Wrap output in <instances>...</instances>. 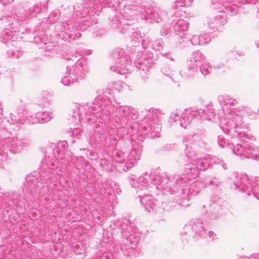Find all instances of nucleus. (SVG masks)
Returning <instances> with one entry per match:
<instances>
[{
	"mask_svg": "<svg viewBox=\"0 0 259 259\" xmlns=\"http://www.w3.org/2000/svg\"><path fill=\"white\" fill-rule=\"evenodd\" d=\"M110 93L104 92L97 96L93 102L88 103L84 106H77L76 111L88 109L94 111V115L85 114V119L88 121L96 120L98 118L103 120H110L117 125L112 126L104 124L100 121L95 124V133L100 135V141L106 146L114 145L120 139L119 135L121 127H123L128 123V106H116L114 100H111Z\"/></svg>",
	"mask_w": 259,
	"mask_h": 259,
	"instance_id": "f257e3e1",
	"label": "nucleus"
},
{
	"mask_svg": "<svg viewBox=\"0 0 259 259\" xmlns=\"http://www.w3.org/2000/svg\"><path fill=\"white\" fill-rule=\"evenodd\" d=\"M221 121L222 131L228 136L237 137L240 143L233 146L226 142L223 136H219L218 142L220 146L232 149L233 153L242 159H259V147L248 142V140L254 141L255 139L248 133V125L245 123L242 116L231 111Z\"/></svg>",
	"mask_w": 259,
	"mask_h": 259,
	"instance_id": "f03ea898",
	"label": "nucleus"
},
{
	"mask_svg": "<svg viewBox=\"0 0 259 259\" xmlns=\"http://www.w3.org/2000/svg\"><path fill=\"white\" fill-rule=\"evenodd\" d=\"M105 0H86L82 4L81 9L76 11L75 16L78 17V20L73 24L71 22H62L56 26V30L59 32L58 35L64 39H75L80 37V33L79 30H84L90 26L97 23V20L92 19L91 16L93 14L99 15L101 11L106 12L108 15L109 19V13L107 12L106 9L110 8L115 9L117 11V15H114V20L119 17L120 12H118L117 7L121 4L119 0H111L110 4L112 5V8L109 6L108 7L101 6V5Z\"/></svg>",
	"mask_w": 259,
	"mask_h": 259,
	"instance_id": "7ed1b4c3",
	"label": "nucleus"
},
{
	"mask_svg": "<svg viewBox=\"0 0 259 259\" xmlns=\"http://www.w3.org/2000/svg\"><path fill=\"white\" fill-rule=\"evenodd\" d=\"M67 147L66 142H60L57 147L53 149V154L48 156L47 153L51 151L52 149L50 147H47L45 157L40 163L39 172L41 180L45 181L47 184L46 187L44 186V192L48 190V184L57 179L54 178L52 175L63 176L66 164L71 161V157L66 154Z\"/></svg>",
	"mask_w": 259,
	"mask_h": 259,
	"instance_id": "20e7f679",
	"label": "nucleus"
},
{
	"mask_svg": "<svg viewBox=\"0 0 259 259\" xmlns=\"http://www.w3.org/2000/svg\"><path fill=\"white\" fill-rule=\"evenodd\" d=\"M186 156L188 159H191L192 166L189 164L188 167L185 168L186 173L176 178L177 184L180 185L183 184L181 182L183 181L186 183L187 181L194 179L199 170H205L213 164L220 165L224 170L227 169V164L223 160L215 156L206 155L199 159L195 155L193 156L191 153H186Z\"/></svg>",
	"mask_w": 259,
	"mask_h": 259,
	"instance_id": "39448f33",
	"label": "nucleus"
},
{
	"mask_svg": "<svg viewBox=\"0 0 259 259\" xmlns=\"http://www.w3.org/2000/svg\"><path fill=\"white\" fill-rule=\"evenodd\" d=\"M115 225L121 230V234L123 237L122 243L120 246L121 250L134 254L136 252L135 246L139 240L137 228L131 221L126 219L118 220Z\"/></svg>",
	"mask_w": 259,
	"mask_h": 259,
	"instance_id": "423d86ee",
	"label": "nucleus"
},
{
	"mask_svg": "<svg viewBox=\"0 0 259 259\" xmlns=\"http://www.w3.org/2000/svg\"><path fill=\"white\" fill-rule=\"evenodd\" d=\"M106 11L109 13V20L111 21V26L113 28H117L120 33H128L131 38L133 45L136 46L140 44L141 38L145 37V34H141L137 28L130 23V20L120 18V16L114 20V15H117L115 9L108 8Z\"/></svg>",
	"mask_w": 259,
	"mask_h": 259,
	"instance_id": "0eeeda50",
	"label": "nucleus"
},
{
	"mask_svg": "<svg viewBox=\"0 0 259 259\" xmlns=\"http://www.w3.org/2000/svg\"><path fill=\"white\" fill-rule=\"evenodd\" d=\"M193 179L187 181L186 183H184V181H183L181 182L183 183L182 185L177 184V181H176L177 185L182 187L181 190L176 194V203L178 204L183 207L189 206V200L192 196L197 195L201 189L206 186V184L200 182H194L191 183L190 182Z\"/></svg>",
	"mask_w": 259,
	"mask_h": 259,
	"instance_id": "6e6552de",
	"label": "nucleus"
},
{
	"mask_svg": "<svg viewBox=\"0 0 259 259\" xmlns=\"http://www.w3.org/2000/svg\"><path fill=\"white\" fill-rule=\"evenodd\" d=\"M130 144L132 145V149L126 159L125 155L122 150L115 149L112 152L113 160L119 163L125 162L127 168H132L137 164L140 158L142 150V145L139 142L133 141Z\"/></svg>",
	"mask_w": 259,
	"mask_h": 259,
	"instance_id": "1a4fd4ad",
	"label": "nucleus"
},
{
	"mask_svg": "<svg viewBox=\"0 0 259 259\" xmlns=\"http://www.w3.org/2000/svg\"><path fill=\"white\" fill-rule=\"evenodd\" d=\"M87 103H84L82 105H74L69 111V118H68V120L70 122H72L73 123H74V124L73 127H70L68 129V133L71 134V136L72 137H74L77 139L80 138V137L81 136V130L79 127V123H80L81 120H83V117L84 120H85L88 122L94 123L95 121H88L87 119H85V114L87 113L89 114L90 116H91V115H94V111L92 110V108L90 111L88 109L84 110H79L78 111H76V108L77 107V106H84Z\"/></svg>",
	"mask_w": 259,
	"mask_h": 259,
	"instance_id": "9d476101",
	"label": "nucleus"
},
{
	"mask_svg": "<svg viewBox=\"0 0 259 259\" xmlns=\"http://www.w3.org/2000/svg\"><path fill=\"white\" fill-rule=\"evenodd\" d=\"M162 115L159 110L150 109L148 113L139 125L138 129L143 135L150 132L158 133L161 130L160 121Z\"/></svg>",
	"mask_w": 259,
	"mask_h": 259,
	"instance_id": "9b49d317",
	"label": "nucleus"
},
{
	"mask_svg": "<svg viewBox=\"0 0 259 259\" xmlns=\"http://www.w3.org/2000/svg\"><path fill=\"white\" fill-rule=\"evenodd\" d=\"M112 63L110 69L117 73L124 74L131 69L132 62L130 57L124 54L123 49L117 48L112 53Z\"/></svg>",
	"mask_w": 259,
	"mask_h": 259,
	"instance_id": "f8f14e48",
	"label": "nucleus"
},
{
	"mask_svg": "<svg viewBox=\"0 0 259 259\" xmlns=\"http://www.w3.org/2000/svg\"><path fill=\"white\" fill-rule=\"evenodd\" d=\"M234 186L239 190L246 193L247 195L253 196L259 200V177L253 180H248L244 174H238L235 177Z\"/></svg>",
	"mask_w": 259,
	"mask_h": 259,
	"instance_id": "ddd939ff",
	"label": "nucleus"
},
{
	"mask_svg": "<svg viewBox=\"0 0 259 259\" xmlns=\"http://www.w3.org/2000/svg\"><path fill=\"white\" fill-rule=\"evenodd\" d=\"M79 55L78 53L72 56V59L70 57H66L67 61L73 60L76 61L74 65L72 66H67L66 74L75 76L77 79L84 78L87 72V61L84 58H79Z\"/></svg>",
	"mask_w": 259,
	"mask_h": 259,
	"instance_id": "4468645a",
	"label": "nucleus"
},
{
	"mask_svg": "<svg viewBox=\"0 0 259 259\" xmlns=\"http://www.w3.org/2000/svg\"><path fill=\"white\" fill-rule=\"evenodd\" d=\"M180 175L175 176L172 178V179L169 180V177L165 172L162 174H155L151 176V182L154 185L157 186V188L166 189L168 188V186H170L171 184L175 183L174 180H176V178L180 177Z\"/></svg>",
	"mask_w": 259,
	"mask_h": 259,
	"instance_id": "2eb2a0df",
	"label": "nucleus"
},
{
	"mask_svg": "<svg viewBox=\"0 0 259 259\" xmlns=\"http://www.w3.org/2000/svg\"><path fill=\"white\" fill-rule=\"evenodd\" d=\"M188 23L183 19H175L172 20L170 28L174 30L176 35L180 39H187L189 37L187 36L186 31L188 28Z\"/></svg>",
	"mask_w": 259,
	"mask_h": 259,
	"instance_id": "dca6fc26",
	"label": "nucleus"
},
{
	"mask_svg": "<svg viewBox=\"0 0 259 259\" xmlns=\"http://www.w3.org/2000/svg\"><path fill=\"white\" fill-rule=\"evenodd\" d=\"M164 13L158 8L148 9L141 12V18L147 23H158L162 19Z\"/></svg>",
	"mask_w": 259,
	"mask_h": 259,
	"instance_id": "f3484780",
	"label": "nucleus"
},
{
	"mask_svg": "<svg viewBox=\"0 0 259 259\" xmlns=\"http://www.w3.org/2000/svg\"><path fill=\"white\" fill-rule=\"evenodd\" d=\"M26 17L24 16L13 15L4 16L0 18V23L4 24L12 25V28L14 31H19L17 28H20L21 25L26 22Z\"/></svg>",
	"mask_w": 259,
	"mask_h": 259,
	"instance_id": "a211bd4d",
	"label": "nucleus"
},
{
	"mask_svg": "<svg viewBox=\"0 0 259 259\" xmlns=\"http://www.w3.org/2000/svg\"><path fill=\"white\" fill-rule=\"evenodd\" d=\"M202 113H203L202 111L197 110L192 108L185 109L181 114L180 125L182 127L186 128L193 118L198 117V114Z\"/></svg>",
	"mask_w": 259,
	"mask_h": 259,
	"instance_id": "6ab92c4d",
	"label": "nucleus"
},
{
	"mask_svg": "<svg viewBox=\"0 0 259 259\" xmlns=\"http://www.w3.org/2000/svg\"><path fill=\"white\" fill-rule=\"evenodd\" d=\"M10 119L13 123L18 124H34L37 123V118L35 115L33 117L31 115H25L23 113H13L10 114Z\"/></svg>",
	"mask_w": 259,
	"mask_h": 259,
	"instance_id": "aec40b11",
	"label": "nucleus"
},
{
	"mask_svg": "<svg viewBox=\"0 0 259 259\" xmlns=\"http://www.w3.org/2000/svg\"><path fill=\"white\" fill-rule=\"evenodd\" d=\"M198 67L187 63L186 68L182 70L180 74L182 78L193 79L198 74Z\"/></svg>",
	"mask_w": 259,
	"mask_h": 259,
	"instance_id": "412c9836",
	"label": "nucleus"
},
{
	"mask_svg": "<svg viewBox=\"0 0 259 259\" xmlns=\"http://www.w3.org/2000/svg\"><path fill=\"white\" fill-rule=\"evenodd\" d=\"M140 198V202L143 204L145 209L148 212L153 209L156 206V203L151 195H139Z\"/></svg>",
	"mask_w": 259,
	"mask_h": 259,
	"instance_id": "4be33fe9",
	"label": "nucleus"
},
{
	"mask_svg": "<svg viewBox=\"0 0 259 259\" xmlns=\"http://www.w3.org/2000/svg\"><path fill=\"white\" fill-rule=\"evenodd\" d=\"M205 60L204 56L200 51H196L192 53L187 63L198 67Z\"/></svg>",
	"mask_w": 259,
	"mask_h": 259,
	"instance_id": "5701e85b",
	"label": "nucleus"
},
{
	"mask_svg": "<svg viewBox=\"0 0 259 259\" xmlns=\"http://www.w3.org/2000/svg\"><path fill=\"white\" fill-rule=\"evenodd\" d=\"M192 229L197 237H205L206 229L201 219H197L194 221L192 226Z\"/></svg>",
	"mask_w": 259,
	"mask_h": 259,
	"instance_id": "b1692460",
	"label": "nucleus"
},
{
	"mask_svg": "<svg viewBox=\"0 0 259 259\" xmlns=\"http://www.w3.org/2000/svg\"><path fill=\"white\" fill-rule=\"evenodd\" d=\"M227 22L226 16L224 13H221L209 20L208 25L210 27L218 29V26L224 25Z\"/></svg>",
	"mask_w": 259,
	"mask_h": 259,
	"instance_id": "393cba45",
	"label": "nucleus"
},
{
	"mask_svg": "<svg viewBox=\"0 0 259 259\" xmlns=\"http://www.w3.org/2000/svg\"><path fill=\"white\" fill-rule=\"evenodd\" d=\"M151 176L148 173H144L140 176L137 180V187L140 190L147 188L150 184Z\"/></svg>",
	"mask_w": 259,
	"mask_h": 259,
	"instance_id": "a878e982",
	"label": "nucleus"
},
{
	"mask_svg": "<svg viewBox=\"0 0 259 259\" xmlns=\"http://www.w3.org/2000/svg\"><path fill=\"white\" fill-rule=\"evenodd\" d=\"M36 116L38 123H46L54 118L53 113L48 111L38 112Z\"/></svg>",
	"mask_w": 259,
	"mask_h": 259,
	"instance_id": "bb28decb",
	"label": "nucleus"
},
{
	"mask_svg": "<svg viewBox=\"0 0 259 259\" xmlns=\"http://www.w3.org/2000/svg\"><path fill=\"white\" fill-rule=\"evenodd\" d=\"M48 0L47 1H44L42 2L36 3L33 7L31 9H30V11H31V14L32 16H35V14H38L44 10H46L48 7Z\"/></svg>",
	"mask_w": 259,
	"mask_h": 259,
	"instance_id": "cd10ccee",
	"label": "nucleus"
},
{
	"mask_svg": "<svg viewBox=\"0 0 259 259\" xmlns=\"http://www.w3.org/2000/svg\"><path fill=\"white\" fill-rule=\"evenodd\" d=\"M218 100L221 105L234 106L237 104V100L229 95H220L218 97Z\"/></svg>",
	"mask_w": 259,
	"mask_h": 259,
	"instance_id": "c85d7f7f",
	"label": "nucleus"
},
{
	"mask_svg": "<svg viewBox=\"0 0 259 259\" xmlns=\"http://www.w3.org/2000/svg\"><path fill=\"white\" fill-rule=\"evenodd\" d=\"M201 110L203 113L198 114V117H201L202 119L210 120L215 116L214 110L211 108L207 107L206 109H196Z\"/></svg>",
	"mask_w": 259,
	"mask_h": 259,
	"instance_id": "c756f323",
	"label": "nucleus"
},
{
	"mask_svg": "<svg viewBox=\"0 0 259 259\" xmlns=\"http://www.w3.org/2000/svg\"><path fill=\"white\" fill-rule=\"evenodd\" d=\"M162 73L166 76H169L171 77L172 80L174 82H178L180 80V76L179 74L177 73V76H175V75L174 74V71L169 68L168 67L165 66L163 67L161 69Z\"/></svg>",
	"mask_w": 259,
	"mask_h": 259,
	"instance_id": "7c9ffc66",
	"label": "nucleus"
},
{
	"mask_svg": "<svg viewBox=\"0 0 259 259\" xmlns=\"http://www.w3.org/2000/svg\"><path fill=\"white\" fill-rule=\"evenodd\" d=\"M238 11V7L234 5L231 4L227 6H225L221 12L224 13L226 16L228 15L232 16L236 15Z\"/></svg>",
	"mask_w": 259,
	"mask_h": 259,
	"instance_id": "2f4dec72",
	"label": "nucleus"
},
{
	"mask_svg": "<svg viewBox=\"0 0 259 259\" xmlns=\"http://www.w3.org/2000/svg\"><path fill=\"white\" fill-rule=\"evenodd\" d=\"M148 61L144 60L143 57L139 58L134 62L135 67L137 69H141L143 71H147L148 70Z\"/></svg>",
	"mask_w": 259,
	"mask_h": 259,
	"instance_id": "473e14b6",
	"label": "nucleus"
},
{
	"mask_svg": "<svg viewBox=\"0 0 259 259\" xmlns=\"http://www.w3.org/2000/svg\"><path fill=\"white\" fill-rule=\"evenodd\" d=\"M200 70L201 73L204 76L210 73L211 71V66L207 60L204 61L198 67V70Z\"/></svg>",
	"mask_w": 259,
	"mask_h": 259,
	"instance_id": "72a5a7b5",
	"label": "nucleus"
},
{
	"mask_svg": "<svg viewBox=\"0 0 259 259\" xmlns=\"http://www.w3.org/2000/svg\"><path fill=\"white\" fill-rule=\"evenodd\" d=\"M73 250L76 254H82L85 253L87 247L82 242L78 241L73 245Z\"/></svg>",
	"mask_w": 259,
	"mask_h": 259,
	"instance_id": "f704fd0d",
	"label": "nucleus"
},
{
	"mask_svg": "<svg viewBox=\"0 0 259 259\" xmlns=\"http://www.w3.org/2000/svg\"><path fill=\"white\" fill-rule=\"evenodd\" d=\"M0 37L2 41L6 43L7 41L13 39L12 31L9 29H6L1 33Z\"/></svg>",
	"mask_w": 259,
	"mask_h": 259,
	"instance_id": "c9c22d12",
	"label": "nucleus"
},
{
	"mask_svg": "<svg viewBox=\"0 0 259 259\" xmlns=\"http://www.w3.org/2000/svg\"><path fill=\"white\" fill-rule=\"evenodd\" d=\"M67 74V75H65L62 78V82L64 85H69L74 82L79 81V80L75 77V76L70 74Z\"/></svg>",
	"mask_w": 259,
	"mask_h": 259,
	"instance_id": "e433bc0d",
	"label": "nucleus"
},
{
	"mask_svg": "<svg viewBox=\"0 0 259 259\" xmlns=\"http://www.w3.org/2000/svg\"><path fill=\"white\" fill-rule=\"evenodd\" d=\"M193 2V0H177L174 7L176 9H178L179 7H189Z\"/></svg>",
	"mask_w": 259,
	"mask_h": 259,
	"instance_id": "4c0bfd02",
	"label": "nucleus"
},
{
	"mask_svg": "<svg viewBox=\"0 0 259 259\" xmlns=\"http://www.w3.org/2000/svg\"><path fill=\"white\" fill-rule=\"evenodd\" d=\"M181 113V111L178 110H176L175 111L172 112L169 117V122L173 123L176 122L178 120H180Z\"/></svg>",
	"mask_w": 259,
	"mask_h": 259,
	"instance_id": "58836bf2",
	"label": "nucleus"
},
{
	"mask_svg": "<svg viewBox=\"0 0 259 259\" xmlns=\"http://www.w3.org/2000/svg\"><path fill=\"white\" fill-rule=\"evenodd\" d=\"M209 183L211 186L217 188L223 184V182L219 178L213 177L209 180Z\"/></svg>",
	"mask_w": 259,
	"mask_h": 259,
	"instance_id": "ea45409f",
	"label": "nucleus"
},
{
	"mask_svg": "<svg viewBox=\"0 0 259 259\" xmlns=\"http://www.w3.org/2000/svg\"><path fill=\"white\" fill-rule=\"evenodd\" d=\"M59 14V10L52 11L48 17V21L50 23H54L56 22L58 20Z\"/></svg>",
	"mask_w": 259,
	"mask_h": 259,
	"instance_id": "a19ab883",
	"label": "nucleus"
},
{
	"mask_svg": "<svg viewBox=\"0 0 259 259\" xmlns=\"http://www.w3.org/2000/svg\"><path fill=\"white\" fill-rule=\"evenodd\" d=\"M152 47L153 49L160 51L163 48V42L161 39H156L153 42Z\"/></svg>",
	"mask_w": 259,
	"mask_h": 259,
	"instance_id": "79ce46f5",
	"label": "nucleus"
},
{
	"mask_svg": "<svg viewBox=\"0 0 259 259\" xmlns=\"http://www.w3.org/2000/svg\"><path fill=\"white\" fill-rule=\"evenodd\" d=\"M218 217V212L217 211H213L210 212L208 215L205 217V221L206 223H209L210 221H212L213 220H215L217 219Z\"/></svg>",
	"mask_w": 259,
	"mask_h": 259,
	"instance_id": "37998d69",
	"label": "nucleus"
},
{
	"mask_svg": "<svg viewBox=\"0 0 259 259\" xmlns=\"http://www.w3.org/2000/svg\"><path fill=\"white\" fill-rule=\"evenodd\" d=\"M129 110L128 111V122L132 119H135L138 117L137 111L133 108L129 107Z\"/></svg>",
	"mask_w": 259,
	"mask_h": 259,
	"instance_id": "c03bdc74",
	"label": "nucleus"
},
{
	"mask_svg": "<svg viewBox=\"0 0 259 259\" xmlns=\"http://www.w3.org/2000/svg\"><path fill=\"white\" fill-rule=\"evenodd\" d=\"M193 136L190 135L184 138L183 142L186 146L185 151L189 150V145H191L193 139ZM188 153L186 152V154Z\"/></svg>",
	"mask_w": 259,
	"mask_h": 259,
	"instance_id": "a18cd8bd",
	"label": "nucleus"
},
{
	"mask_svg": "<svg viewBox=\"0 0 259 259\" xmlns=\"http://www.w3.org/2000/svg\"><path fill=\"white\" fill-rule=\"evenodd\" d=\"M200 38H201V42L202 45H206L209 43L210 40L211 38L210 36L208 33H203L201 34L200 35Z\"/></svg>",
	"mask_w": 259,
	"mask_h": 259,
	"instance_id": "49530a36",
	"label": "nucleus"
},
{
	"mask_svg": "<svg viewBox=\"0 0 259 259\" xmlns=\"http://www.w3.org/2000/svg\"><path fill=\"white\" fill-rule=\"evenodd\" d=\"M22 55L21 52L16 50H12L8 51V55L12 58H19Z\"/></svg>",
	"mask_w": 259,
	"mask_h": 259,
	"instance_id": "de8ad7c7",
	"label": "nucleus"
},
{
	"mask_svg": "<svg viewBox=\"0 0 259 259\" xmlns=\"http://www.w3.org/2000/svg\"><path fill=\"white\" fill-rule=\"evenodd\" d=\"M191 42L193 45H202L201 42L200 35H194L190 39Z\"/></svg>",
	"mask_w": 259,
	"mask_h": 259,
	"instance_id": "09e8293b",
	"label": "nucleus"
},
{
	"mask_svg": "<svg viewBox=\"0 0 259 259\" xmlns=\"http://www.w3.org/2000/svg\"><path fill=\"white\" fill-rule=\"evenodd\" d=\"M113 256L110 252H104L101 254L97 259H113Z\"/></svg>",
	"mask_w": 259,
	"mask_h": 259,
	"instance_id": "8fccbe9b",
	"label": "nucleus"
},
{
	"mask_svg": "<svg viewBox=\"0 0 259 259\" xmlns=\"http://www.w3.org/2000/svg\"><path fill=\"white\" fill-rule=\"evenodd\" d=\"M174 182H175V183L173 184H171V185L170 186L171 187V186H172L174 184H176V185H175V187H176V188H174V189H173V191L174 192V193L171 194V196H173L172 197V198L176 201V193L178 192L179 191H180L181 190V189L182 188V187H180L179 185H177L176 184V180H174Z\"/></svg>",
	"mask_w": 259,
	"mask_h": 259,
	"instance_id": "3c124183",
	"label": "nucleus"
},
{
	"mask_svg": "<svg viewBox=\"0 0 259 259\" xmlns=\"http://www.w3.org/2000/svg\"><path fill=\"white\" fill-rule=\"evenodd\" d=\"M113 88L111 89L112 91H116L118 92L122 90V83L120 82H117L113 84Z\"/></svg>",
	"mask_w": 259,
	"mask_h": 259,
	"instance_id": "603ef678",
	"label": "nucleus"
},
{
	"mask_svg": "<svg viewBox=\"0 0 259 259\" xmlns=\"http://www.w3.org/2000/svg\"><path fill=\"white\" fill-rule=\"evenodd\" d=\"M110 163L109 160L105 158H102L100 160V165L103 168H105L106 166H108Z\"/></svg>",
	"mask_w": 259,
	"mask_h": 259,
	"instance_id": "864d4df0",
	"label": "nucleus"
},
{
	"mask_svg": "<svg viewBox=\"0 0 259 259\" xmlns=\"http://www.w3.org/2000/svg\"><path fill=\"white\" fill-rule=\"evenodd\" d=\"M142 38H143V39H142V45L144 49H145L147 47V46L148 45V44H149V42L150 41V39H149V37H146L145 35V37H143Z\"/></svg>",
	"mask_w": 259,
	"mask_h": 259,
	"instance_id": "5fc2aeb1",
	"label": "nucleus"
},
{
	"mask_svg": "<svg viewBox=\"0 0 259 259\" xmlns=\"http://www.w3.org/2000/svg\"><path fill=\"white\" fill-rule=\"evenodd\" d=\"M135 8H136V7L135 6H126V7H124V11L126 13V11L128 10L134 11ZM136 14V13H134V12L133 11L130 14L131 15H133Z\"/></svg>",
	"mask_w": 259,
	"mask_h": 259,
	"instance_id": "6e6d98bb",
	"label": "nucleus"
},
{
	"mask_svg": "<svg viewBox=\"0 0 259 259\" xmlns=\"http://www.w3.org/2000/svg\"><path fill=\"white\" fill-rule=\"evenodd\" d=\"M239 259H259V254L252 255L250 256L240 257Z\"/></svg>",
	"mask_w": 259,
	"mask_h": 259,
	"instance_id": "4d7b16f0",
	"label": "nucleus"
},
{
	"mask_svg": "<svg viewBox=\"0 0 259 259\" xmlns=\"http://www.w3.org/2000/svg\"><path fill=\"white\" fill-rule=\"evenodd\" d=\"M208 236L209 238L210 239H211V240H213V239H217V234H215L212 231H209L208 232V234L206 235L205 234V237L206 236Z\"/></svg>",
	"mask_w": 259,
	"mask_h": 259,
	"instance_id": "13d9d810",
	"label": "nucleus"
},
{
	"mask_svg": "<svg viewBox=\"0 0 259 259\" xmlns=\"http://www.w3.org/2000/svg\"><path fill=\"white\" fill-rule=\"evenodd\" d=\"M162 56L168 58L171 61H174L175 59L171 56V53L170 52H166L165 53L160 54Z\"/></svg>",
	"mask_w": 259,
	"mask_h": 259,
	"instance_id": "bf43d9fd",
	"label": "nucleus"
},
{
	"mask_svg": "<svg viewBox=\"0 0 259 259\" xmlns=\"http://www.w3.org/2000/svg\"><path fill=\"white\" fill-rule=\"evenodd\" d=\"M93 216L94 218L97 220V221H96L101 225L102 223L103 218V216L102 215V214H99L97 217H95L94 214H93Z\"/></svg>",
	"mask_w": 259,
	"mask_h": 259,
	"instance_id": "052dcab7",
	"label": "nucleus"
},
{
	"mask_svg": "<svg viewBox=\"0 0 259 259\" xmlns=\"http://www.w3.org/2000/svg\"><path fill=\"white\" fill-rule=\"evenodd\" d=\"M223 2V0H211L212 4L218 6V4H221Z\"/></svg>",
	"mask_w": 259,
	"mask_h": 259,
	"instance_id": "680f3d73",
	"label": "nucleus"
},
{
	"mask_svg": "<svg viewBox=\"0 0 259 259\" xmlns=\"http://www.w3.org/2000/svg\"><path fill=\"white\" fill-rule=\"evenodd\" d=\"M167 30L166 29H162L161 31H160V35L161 36H165L167 34Z\"/></svg>",
	"mask_w": 259,
	"mask_h": 259,
	"instance_id": "e2e57ef3",
	"label": "nucleus"
},
{
	"mask_svg": "<svg viewBox=\"0 0 259 259\" xmlns=\"http://www.w3.org/2000/svg\"><path fill=\"white\" fill-rule=\"evenodd\" d=\"M13 1V0H0V3H1L3 5H5L7 4L8 3H11Z\"/></svg>",
	"mask_w": 259,
	"mask_h": 259,
	"instance_id": "0e129e2a",
	"label": "nucleus"
},
{
	"mask_svg": "<svg viewBox=\"0 0 259 259\" xmlns=\"http://www.w3.org/2000/svg\"><path fill=\"white\" fill-rule=\"evenodd\" d=\"M134 181H135L134 178H133L132 177L129 178V182L130 183L131 185H132L133 187H134V186H133V182H134Z\"/></svg>",
	"mask_w": 259,
	"mask_h": 259,
	"instance_id": "69168bd1",
	"label": "nucleus"
},
{
	"mask_svg": "<svg viewBox=\"0 0 259 259\" xmlns=\"http://www.w3.org/2000/svg\"><path fill=\"white\" fill-rule=\"evenodd\" d=\"M249 1V3H252V4H255L258 0H248Z\"/></svg>",
	"mask_w": 259,
	"mask_h": 259,
	"instance_id": "338daca9",
	"label": "nucleus"
},
{
	"mask_svg": "<svg viewBox=\"0 0 259 259\" xmlns=\"http://www.w3.org/2000/svg\"><path fill=\"white\" fill-rule=\"evenodd\" d=\"M255 45L256 47L259 49V40L255 41Z\"/></svg>",
	"mask_w": 259,
	"mask_h": 259,
	"instance_id": "774afa93",
	"label": "nucleus"
}]
</instances>
